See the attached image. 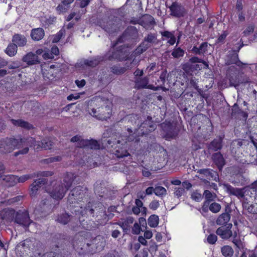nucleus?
Masks as SVG:
<instances>
[{
    "label": "nucleus",
    "instance_id": "54",
    "mask_svg": "<svg viewBox=\"0 0 257 257\" xmlns=\"http://www.w3.org/2000/svg\"><path fill=\"white\" fill-rule=\"evenodd\" d=\"M34 174L37 175L36 177H38L39 176L42 177H48L52 176L54 173L52 171H39L37 172H35Z\"/></svg>",
    "mask_w": 257,
    "mask_h": 257
},
{
    "label": "nucleus",
    "instance_id": "21",
    "mask_svg": "<svg viewBox=\"0 0 257 257\" xmlns=\"http://www.w3.org/2000/svg\"><path fill=\"white\" fill-rule=\"evenodd\" d=\"M139 25L143 26L146 29H152L156 25L154 17L149 14H144L141 20Z\"/></svg>",
    "mask_w": 257,
    "mask_h": 257
},
{
    "label": "nucleus",
    "instance_id": "41",
    "mask_svg": "<svg viewBox=\"0 0 257 257\" xmlns=\"http://www.w3.org/2000/svg\"><path fill=\"white\" fill-rule=\"evenodd\" d=\"M221 252L225 257H231L234 253L232 248L229 245H224L221 247Z\"/></svg>",
    "mask_w": 257,
    "mask_h": 257
},
{
    "label": "nucleus",
    "instance_id": "9",
    "mask_svg": "<svg viewBox=\"0 0 257 257\" xmlns=\"http://www.w3.org/2000/svg\"><path fill=\"white\" fill-rule=\"evenodd\" d=\"M242 198H243V207L250 213L254 212V204H257L255 201L256 197L254 191L252 190V186L250 189L244 192V196Z\"/></svg>",
    "mask_w": 257,
    "mask_h": 257
},
{
    "label": "nucleus",
    "instance_id": "16",
    "mask_svg": "<svg viewBox=\"0 0 257 257\" xmlns=\"http://www.w3.org/2000/svg\"><path fill=\"white\" fill-rule=\"evenodd\" d=\"M157 40V34L156 33H150L144 38V41L142 42L140 46L137 48L136 51L139 54H142L145 52L149 47V45L146 44L145 42L149 43H154Z\"/></svg>",
    "mask_w": 257,
    "mask_h": 257
},
{
    "label": "nucleus",
    "instance_id": "55",
    "mask_svg": "<svg viewBox=\"0 0 257 257\" xmlns=\"http://www.w3.org/2000/svg\"><path fill=\"white\" fill-rule=\"evenodd\" d=\"M228 33L227 31H223L222 33L219 36L217 39L216 41V43H223Z\"/></svg>",
    "mask_w": 257,
    "mask_h": 257
},
{
    "label": "nucleus",
    "instance_id": "32",
    "mask_svg": "<svg viewBox=\"0 0 257 257\" xmlns=\"http://www.w3.org/2000/svg\"><path fill=\"white\" fill-rule=\"evenodd\" d=\"M11 122L15 126H19L27 130H31L34 128L33 124L22 119H11Z\"/></svg>",
    "mask_w": 257,
    "mask_h": 257
},
{
    "label": "nucleus",
    "instance_id": "39",
    "mask_svg": "<svg viewBox=\"0 0 257 257\" xmlns=\"http://www.w3.org/2000/svg\"><path fill=\"white\" fill-rule=\"evenodd\" d=\"M18 45L13 42L10 43L7 46L5 52L10 57L14 56L17 53Z\"/></svg>",
    "mask_w": 257,
    "mask_h": 257
},
{
    "label": "nucleus",
    "instance_id": "17",
    "mask_svg": "<svg viewBox=\"0 0 257 257\" xmlns=\"http://www.w3.org/2000/svg\"><path fill=\"white\" fill-rule=\"evenodd\" d=\"M48 182V179L39 178L35 180L30 186V195L32 198L35 197L38 194V191Z\"/></svg>",
    "mask_w": 257,
    "mask_h": 257
},
{
    "label": "nucleus",
    "instance_id": "4",
    "mask_svg": "<svg viewBox=\"0 0 257 257\" xmlns=\"http://www.w3.org/2000/svg\"><path fill=\"white\" fill-rule=\"evenodd\" d=\"M129 138L125 137V139H123L119 133L116 132L108 137L106 140L107 144L113 149L114 154L117 158H122L130 156L127 151V141H130Z\"/></svg>",
    "mask_w": 257,
    "mask_h": 257
},
{
    "label": "nucleus",
    "instance_id": "38",
    "mask_svg": "<svg viewBox=\"0 0 257 257\" xmlns=\"http://www.w3.org/2000/svg\"><path fill=\"white\" fill-rule=\"evenodd\" d=\"M229 82V86L234 87L235 88L238 87L240 84L239 76L236 74H230L228 77Z\"/></svg>",
    "mask_w": 257,
    "mask_h": 257
},
{
    "label": "nucleus",
    "instance_id": "23",
    "mask_svg": "<svg viewBox=\"0 0 257 257\" xmlns=\"http://www.w3.org/2000/svg\"><path fill=\"white\" fill-rule=\"evenodd\" d=\"M100 27L109 34H113L118 31V27L112 20L100 23Z\"/></svg>",
    "mask_w": 257,
    "mask_h": 257
},
{
    "label": "nucleus",
    "instance_id": "33",
    "mask_svg": "<svg viewBox=\"0 0 257 257\" xmlns=\"http://www.w3.org/2000/svg\"><path fill=\"white\" fill-rule=\"evenodd\" d=\"M212 159L219 171H221L225 165V160L222 155L220 153H214L212 155Z\"/></svg>",
    "mask_w": 257,
    "mask_h": 257
},
{
    "label": "nucleus",
    "instance_id": "10",
    "mask_svg": "<svg viewBox=\"0 0 257 257\" xmlns=\"http://www.w3.org/2000/svg\"><path fill=\"white\" fill-rule=\"evenodd\" d=\"M37 141L36 139L32 137H23L18 139V147L20 149L22 146H27L23 149L19 150L14 154V157H18L20 155H26L29 151V147H35Z\"/></svg>",
    "mask_w": 257,
    "mask_h": 257
},
{
    "label": "nucleus",
    "instance_id": "51",
    "mask_svg": "<svg viewBox=\"0 0 257 257\" xmlns=\"http://www.w3.org/2000/svg\"><path fill=\"white\" fill-rule=\"evenodd\" d=\"M167 193L166 189L162 186H157L155 188V194L158 196L165 195Z\"/></svg>",
    "mask_w": 257,
    "mask_h": 257
},
{
    "label": "nucleus",
    "instance_id": "50",
    "mask_svg": "<svg viewBox=\"0 0 257 257\" xmlns=\"http://www.w3.org/2000/svg\"><path fill=\"white\" fill-rule=\"evenodd\" d=\"M209 210L214 213L218 212L221 209V205L216 202L210 204L209 208Z\"/></svg>",
    "mask_w": 257,
    "mask_h": 257
},
{
    "label": "nucleus",
    "instance_id": "26",
    "mask_svg": "<svg viewBox=\"0 0 257 257\" xmlns=\"http://www.w3.org/2000/svg\"><path fill=\"white\" fill-rule=\"evenodd\" d=\"M134 221V218L129 216L125 218H121L120 220L115 223V224L121 227L124 232H127Z\"/></svg>",
    "mask_w": 257,
    "mask_h": 257
},
{
    "label": "nucleus",
    "instance_id": "19",
    "mask_svg": "<svg viewBox=\"0 0 257 257\" xmlns=\"http://www.w3.org/2000/svg\"><path fill=\"white\" fill-rule=\"evenodd\" d=\"M16 213V212L14 209L4 208L0 212V216L4 221L7 223H11L15 221Z\"/></svg>",
    "mask_w": 257,
    "mask_h": 257
},
{
    "label": "nucleus",
    "instance_id": "44",
    "mask_svg": "<svg viewBox=\"0 0 257 257\" xmlns=\"http://www.w3.org/2000/svg\"><path fill=\"white\" fill-rule=\"evenodd\" d=\"M22 198V196H18L12 198H10L9 199L5 200L3 201H1L0 205H12L16 202H19L20 201L21 199Z\"/></svg>",
    "mask_w": 257,
    "mask_h": 257
},
{
    "label": "nucleus",
    "instance_id": "29",
    "mask_svg": "<svg viewBox=\"0 0 257 257\" xmlns=\"http://www.w3.org/2000/svg\"><path fill=\"white\" fill-rule=\"evenodd\" d=\"M75 0H61V4H59L56 8L59 14L66 13L70 8V5Z\"/></svg>",
    "mask_w": 257,
    "mask_h": 257
},
{
    "label": "nucleus",
    "instance_id": "30",
    "mask_svg": "<svg viewBox=\"0 0 257 257\" xmlns=\"http://www.w3.org/2000/svg\"><path fill=\"white\" fill-rule=\"evenodd\" d=\"M132 62L130 63L126 62L124 67H120L118 65H113L110 67L111 72L115 75H121L124 74L127 70L131 69Z\"/></svg>",
    "mask_w": 257,
    "mask_h": 257
},
{
    "label": "nucleus",
    "instance_id": "60",
    "mask_svg": "<svg viewBox=\"0 0 257 257\" xmlns=\"http://www.w3.org/2000/svg\"><path fill=\"white\" fill-rule=\"evenodd\" d=\"M203 195L205 197L206 201L211 202L213 200V195L210 191L208 190H205Z\"/></svg>",
    "mask_w": 257,
    "mask_h": 257
},
{
    "label": "nucleus",
    "instance_id": "22",
    "mask_svg": "<svg viewBox=\"0 0 257 257\" xmlns=\"http://www.w3.org/2000/svg\"><path fill=\"white\" fill-rule=\"evenodd\" d=\"M36 176L37 175H35L34 173L24 175L20 177L13 175H10L6 176L5 178L3 179V180H6L7 181H10L11 180H13L14 181H17L19 183H24L29 179L36 177Z\"/></svg>",
    "mask_w": 257,
    "mask_h": 257
},
{
    "label": "nucleus",
    "instance_id": "45",
    "mask_svg": "<svg viewBox=\"0 0 257 257\" xmlns=\"http://www.w3.org/2000/svg\"><path fill=\"white\" fill-rule=\"evenodd\" d=\"M56 18L54 16H50L49 18L44 17L41 20L43 26L44 27L49 26L53 24L55 22Z\"/></svg>",
    "mask_w": 257,
    "mask_h": 257
},
{
    "label": "nucleus",
    "instance_id": "56",
    "mask_svg": "<svg viewBox=\"0 0 257 257\" xmlns=\"http://www.w3.org/2000/svg\"><path fill=\"white\" fill-rule=\"evenodd\" d=\"M41 148H44L45 150H50L53 146V143L51 141L43 140L42 142Z\"/></svg>",
    "mask_w": 257,
    "mask_h": 257
},
{
    "label": "nucleus",
    "instance_id": "64",
    "mask_svg": "<svg viewBox=\"0 0 257 257\" xmlns=\"http://www.w3.org/2000/svg\"><path fill=\"white\" fill-rule=\"evenodd\" d=\"M185 190L182 187H178L175 188V190L174 192V195L178 197H181L183 193L184 192Z\"/></svg>",
    "mask_w": 257,
    "mask_h": 257
},
{
    "label": "nucleus",
    "instance_id": "49",
    "mask_svg": "<svg viewBox=\"0 0 257 257\" xmlns=\"http://www.w3.org/2000/svg\"><path fill=\"white\" fill-rule=\"evenodd\" d=\"M62 160V157L57 156L55 157H50L47 159H43L42 162L45 164H50L56 162H60Z\"/></svg>",
    "mask_w": 257,
    "mask_h": 257
},
{
    "label": "nucleus",
    "instance_id": "12",
    "mask_svg": "<svg viewBox=\"0 0 257 257\" xmlns=\"http://www.w3.org/2000/svg\"><path fill=\"white\" fill-rule=\"evenodd\" d=\"M14 222L22 226L25 230H28V228L33 222L31 220L29 213L27 210H19L16 213Z\"/></svg>",
    "mask_w": 257,
    "mask_h": 257
},
{
    "label": "nucleus",
    "instance_id": "7",
    "mask_svg": "<svg viewBox=\"0 0 257 257\" xmlns=\"http://www.w3.org/2000/svg\"><path fill=\"white\" fill-rule=\"evenodd\" d=\"M19 149L18 139L14 137H6L0 139V154H7Z\"/></svg>",
    "mask_w": 257,
    "mask_h": 257
},
{
    "label": "nucleus",
    "instance_id": "59",
    "mask_svg": "<svg viewBox=\"0 0 257 257\" xmlns=\"http://www.w3.org/2000/svg\"><path fill=\"white\" fill-rule=\"evenodd\" d=\"M159 206L160 203L159 201L153 200L151 202H150L149 207L151 209L156 210L159 208Z\"/></svg>",
    "mask_w": 257,
    "mask_h": 257
},
{
    "label": "nucleus",
    "instance_id": "8",
    "mask_svg": "<svg viewBox=\"0 0 257 257\" xmlns=\"http://www.w3.org/2000/svg\"><path fill=\"white\" fill-rule=\"evenodd\" d=\"M81 233L82 234L80 235V238H78L77 240L72 241V244L71 247L79 254H83L86 251H89L87 248L89 247L91 244V243L87 242V238H84L83 236H89L91 235V234L89 232H81Z\"/></svg>",
    "mask_w": 257,
    "mask_h": 257
},
{
    "label": "nucleus",
    "instance_id": "63",
    "mask_svg": "<svg viewBox=\"0 0 257 257\" xmlns=\"http://www.w3.org/2000/svg\"><path fill=\"white\" fill-rule=\"evenodd\" d=\"M241 111V109L239 107L237 103H235L233 105V108L232 109V115L234 114H239L240 112Z\"/></svg>",
    "mask_w": 257,
    "mask_h": 257
},
{
    "label": "nucleus",
    "instance_id": "14",
    "mask_svg": "<svg viewBox=\"0 0 257 257\" xmlns=\"http://www.w3.org/2000/svg\"><path fill=\"white\" fill-rule=\"evenodd\" d=\"M170 15L172 16L180 18L183 17L187 14V11L185 7L181 4L174 2L169 7Z\"/></svg>",
    "mask_w": 257,
    "mask_h": 257
},
{
    "label": "nucleus",
    "instance_id": "11",
    "mask_svg": "<svg viewBox=\"0 0 257 257\" xmlns=\"http://www.w3.org/2000/svg\"><path fill=\"white\" fill-rule=\"evenodd\" d=\"M160 127L164 134V137L166 140L176 138L179 133V130L177 128L176 125L171 122L166 120L160 124Z\"/></svg>",
    "mask_w": 257,
    "mask_h": 257
},
{
    "label": "nucleus",
    "instance_id": "36",
    "mask_svg": "<svg viewBox=\"0 0 257 257\" xmlns=\"http://www.w3.org/2000/svg\"><path fill=\"white\" fill-rule=\"evenodd\" d=\"M227 192L232 195L235 196L238 198H242L244 196V193L241 189L234 188L230 185H225Z\"/></svg>",
    "mask_w": 257,
    "mask_h": 257
},
{
    "label": "nucleus",
    "instance_id": "2",
    "mask_svg": "<svg viewBox=\"0 0 257 257\" xmlns=\"http://www.w3.org/2000/svg\"><path fill=\"white\" fill-rule=\"evenodd\" d=\"M77 175L74 173L66 172L64 175L63 184L62 183H54V181L51 182V185H53L52 189H48L46 191L49 193L50 196L55 200H60L65 196L66 192L72 186Z\"/></svg>",
    "mask_w": 257,
    "mask_h": 257
},
{
    "label": "nucleus",
    "instance_id": "34",
    "mask_svg": "<svg viewBox=\"0 0 257 257\" xmlns=\"http://www.w3.org/2000/svg\"><path fill=\"white\" fill-rule=\"evenodd\" d=\"M12 42L16 44L18 47H24L26 45L27 40L24 35L20 34H15L12 38Z\"/></svg>",
    "mask_w": 257,
    "mask_h": 257
},
{
    "label": "nucleus",
    "instance_id": "52",
    "mask_svg": "<svg viewBox=\"0 0 257 257\" xmlns=\"http://www.w3.org/2000/svg\"><path fill=\"white\" fill-rule=\"evenodd\" d=\"M99 63V61L96 59H92L91 60H85L84 62V64L85 65L91 67H95L97 66Z\"/></svg>",
    "mask_w": 257,
    "mask_h": 257
},
{
    "label": "nucleus",
    "instance_id": "62",
    "mask_svg": "<svg viewBox=\"0 0 257 257\" xmlns=\"http://www.w3.org/2000/svg\"><path fill=\"white\" fill-rule=\"evenodd\" d=\"M140 231L141 227L140 225L137 222L135 223L132 228L133 233L135 234H138L140 233Z\"/></svg>",
    "mask_w": 257,
    "mask_h": 257
},
{
    "label": "nucleus",
    "instance_id": "27",
    "mask_svg": "<svg viewBox=\"0 0 257 257\" xmlns=\"http://www.w3.org/2000/svg\"><path fill=\"white\" fill-rule=\"evenodd\" d=\"M138 29L135 26H129L124 31L121 36L118 38V40H120V39L122 37L128 39H134L138 36Z\"/></svg>",
    "mask_w": 257,
    "mask_h": 257
},
{
    "label": "nucleus",
    "instance_id": "20",
    "mask_svg": "<svg viewBox=\"0 0 257 257\" xmlns=\"http://www.w3.org/2000/svg\"><path fill=\"white\" fill-rule=\"evenodd\" d=\"M149 78L147 76L143 78H137L135 82V88L137 89L147 88L154 90H158L157 87H155L152 84H149Z\"/></svg>",
    "mask_w": 257,
    "mask_h": 257
},
{
    "label": "nucleus",
    "instance_id": "53",
    "mask_svg": "<svg viewBox=\"0 0 257 257\" xmlns=\"http://www.w3.org/2000/svg\"><path fill=\"white\" fill-rule=\"evenodd\" d=\"M190 61L192 63H200L203 64L206 68H208L209 67L207 62L205 61L204 60L199 58L198 57L194 56L190 59Z\"/></svg>",
    "mask_w": 257,
    "mask_h": 257
},
{
    "label": "nucleus",
    "instance_id": "1",
    "mask_svg": "<svg viewBox=\"0 0 257 257\" xmlns=\"http://www.w3.org/2000/svg\"><path fill=\"white\" fill-rule=\"evenodd\" d=\"M90 198L87 187L78 186L71 190L68 197V204L70 207H80V209L74 210L76 220L71 224V229L78 231L81 228L86 230H93L95 228L94 221L88 217L94 216V210L92 203L88 201Z\"/></svg>",
    "mask_w": 257,
    "mask_h": 257
},
{
    "label": "nucleus",
    "instance_id": "3",
    "mask_svg": "<svg viewBox=\"0 0 257 257\" xmlns=\"http://www.w3.org/2000/svg\"><path fill=\"white\" fill-rule=\"evenodd\" d=\"M91 103L95 105L90 111V114L99 120H106L112 115V104L107 99L95 98Z\"/></svg>",
    "mask_w": 257,
    "mask_h": 257
},
{
    "label": "nucleus",
    "instance_id": "46",
    "mask_svg": "<svg viewBox=\"0 0 257 257\" xmlns=\"http://www.w3.org/2000/svg\"><path fill=\"white\" fill-rule=\"evenodd\" d=\"M232 242L235 245V246L239 249H243L244 247L243 242L241 240L240 238H236L237 233L235 232L233 235Z\"/></svg>",
    "mask_w": 257,
    "mask_h": 257
},
{
    "label": "nucleus",
    "instance_id": "6",
    "mask_svg": "<svg viewBox=\"0 0 257 257\" xmlns=\"http://www.w3.org/2000/svg\"><path fill=\"white\" fill-rule=\"evenodd\" d=\"M114 45H113L111 51H109L105 54V57L106 59L109 61L116 60L120 62L131 60L124 45L119 46L116 48H114Z\"/></svg>",
    "mask_w": 257,
    "mask_h": 257
},
{
    "label": "nucleus",
    "instance_id": "37",
    "mask_svg": "<svg viewBox=\"0 0 257 257\" xmlns=\"http://www.w3.org/2000/svg\"><path fill=\"white\" fill-rule=\"evenodd\" d=\"M230 219V215L228 212L223 213L220 214L216 220L218 225H225L228 223Z\"/></svg>",
    "mask_w": 257,
    "mask_h": 257
},
{
    "label": "nucleus",
    "instance_id": "5",
    "mask_svg": "<svg viewBox=\"0 0 257 257\" xmlns=\"http://www.w3.org/2000/svg\"><path fill=\"white\" fill-rule=\"evenodd\" d=\"M52 241L54 243L56 248H61L63 251V253L61 251L60 253L54 251H49L44 253L41 257H66L68 254L65 253L64 246L66 245V243L68 242V240L66 235L63 234L57 233L52 236ZM61 250L60 249H58Z\"/></svg>",
    "mask_w": 257,
    "mask_h": 257
},
{
    "label": "nucleus",
    "instance_id": "15",
    "mask_svg": "<svg viewBox=\"0 0 257 257\" xmlns=\"http://www.w3.org/2000/svg\"><path fill=\"white\" fill-rule=\"evenodd\" d=\"M17 247H21L23 248L21 251L26 253L28 255L29 253H34L36 250V245H35V241L31 239L27 238L17 245Z\"/></svg>",
    "mask_w": 257,
    "mask_h": 257
},
{
    "label": "nucleus",
    "instance_id": "25",
    "mask_svg": "<svg viewBox=\"0 0 257 257\" xmlns=\"http://www.w3.org/2000/svg\"><path fill=\"white\" fill-rule=\"evenodd\" d=\"M76 220V215L73 216L69 215L67 213H62L58 216L57 221L62 224L66 225L68 224L69 227L71 229V224L72 222H74Z\"/></svg>",
    "mask_w": 257,
    "mask_h": 257
},
{
    "label": "nucleus",
    "instance_id": "40",
    "mask_svg": "<svg viewBox=\"0 0 257 257\" xmlns=\"http://www.w3.org/2000/svg\"><path fill=\"white\" fill-rule=\"evenodd\" d=\"M159 221V216L156 214H152L149 217L148 223L151 227L155 228L158 225Z\"/></svg>",
    "mask_w": 257,
    "mask_h": 257
},
{
    "label": "nucleus",
    "instance_id": "57",
    "mask_svg": "<svg viewBox=\"0 0 257 257\" xmlns=\"http://www.w3.org/2000/svg\"><path fill=\"white\" fill-rule=\"evenodd\" d=\"M217 240V236L216 235L213 233L210 234L207 238V242L210 244H214L215 243Z\"/></svg>",
    "mask_w": 257,
    "mask_h": 257
},
{
    "label": "nucleus",
    "instance_id": "18",
    "mask_svg": "<svg viewBox=\"0 0 257 257\" xmlns=\"http://www.w3.org/2000/svg\"><path fill=\"white\" fill-rule=\"evenodd\" d=\"M232 227V224L231 223L221 226L216 229V233L222 239L227 240L233 235L231 230Z\"/></svg>",
    "mask_w": 257,
    "mask_h": 257
},
{
    "label": "nucleus",
    "instance_id": "35",
    "mask_svg": "<svg viewBox=\"0 0 257 257\" xmlns=\"http://www.w3.org/2000/svg\"><path fill=\"white\" fill-rule=\"evenodd\" d=\"M45 35L44 30L41 28L33 29L31 30V37L32 39L36 41L42 39Z\"/></svg>",
    "mask_w": 257,
    "mask_h": 257
},
{
    "label": "nucleus",
    "instance_id": "47",
    "mask_svg": "<svg viewBox=\"0 0 257 257\" xmlns=\"http://www.w3.org/2000/svg\"><path fill=\"white\" fill-rule=\"evenodd\" d=\"M184 51L180 47L175 48L173 49L171 55L175 58H179L184 56Z\"/></svg>",
    "mask_w": 257,
    "mask_h": 257
},
{
    "label": "nucleus",
    "instance_id": "31",
    "mask_svg": "<svg viewBox=\"0 0 257 257\" xmlns=\"http://www.w3.org/2000/svg\"><path fill=\"white\" fill-rule=\"evenodd\" d=\"M22 60L29 65L37 64L40 63L38 56L31 52L25 55L23 57Z\"/></svg>",
    "mask_w": 257,
    "mask_h": 257
},
{
    "label": "nucleus",
    "instance_id": "24",
    "mask_svg": "<svg viewBox=\"0 0 257 257\" xmlns=\"http://www.w3.org/2000/svg\"><path fill=\"white\" fill-rule=\"evenodd\" d=\"M81 148H86L92 150H99L100 145L98 142L94 139H81L79 142Z\"/></svg>",
    "mask_w": 257,
    "mask_h": 257
},
{
    "label": "nucleus",
    "instance_id": "48",
    "mask_svg": "<svg viewBox=\"0 0 257 257\" xmlns=\"http://www.w3.org/2000/svg\"><path fill=\"white\" fill-rule=\"evenodd\" d=\"M211 148L215 151L220 150L222 148V143L221 141L214 140L210 144Z\"/></svg>",
    "mask_w": 257,
    "mask_h": 257
},
{
    "label": "nucleus",
    "instance_id": "58",
    "mask_svg": "<svg viewBox=\"0 0 257 257\" xmlns=\"http://www.w3.org/2000/svg\"><path fill=\"white\" fill-rule=\"evenodd\" d=\"M191 198L197 202H199L202 199L201 194L198 193L197 191L193 192L191 194Z\"/></svg>",
    "mask_w": 257,
    "mask_h": 257
},
{
    "label": "nucleus",
    "instance_id": "61",
    "mask_svg": "<svg viewBox=\"0 0 257 257\" xmlns=\"http://www.w3.org/2000/svg\"><path fill=\"white\" fill-rule=\"evenodd\" d=\"M207 47L208 43L207 42H203L200 44L198 48L201 55H203L205 53V52L207 51Z\"/></svg>",
    "mask_w": 257,
    "mask_h": 257
},
{
    "label": "nucleus",
    "instance_id": "28",
    "mask_svg": "<svg viewBox=\"0 0 257 257\" xmlns=\"http://www.w3.org/2000/svg\"><path fill=\"white\" fill-rule=\"evenodd\" d=\"M136 205L132 207V212L135 215H139L141 211L142 215H146L147 208L143 206V203L140 199L135 200Z\"/></svg>",
    "mask_w": 257,
    "mask_h": 257
},
{
    "label": "nucleus",
    "instance_id": "43",
    "mask_svg": "<svg viewBox=\"0 0 257 257\" xmlns=\"http://www.w3.org/2000/svg\"><path fill=\"white\" fill-rule=\"evenodd\" d=\"M114 216V214L110 213L107 214L105 211L102 212V219L98 218L97 222L99 224H105L109 219H111Z\"/></svg>",
    "mask_w": 257,
    "mask_h": 257
},
{
    "label": "nucleus",
    "instance_id": "42",
    "mask_svg": "<svg viewBox=\"0 0 257 257\" xmlns=\"http://www.w3.org/2000/svg\"><path fill=\"white\" fill-rule=\"evenodd\" d=\"M198 172L200 174H203L208 179L213 178V176L216 175V172L210 169H200L198 171Z\"/></svg>",
    "mask_w": 257,
    "mask_h": 257
},
{
    "label": "nucleus",
    "instance_id": "13",
    "mask_svg": "<svg viewBox=\"0 0 257 257\" xmlns=\"http://www.w3.org/2000/svg\"><path fill=\"white\" fill-rule=\"evenodd\" d=\"M156 125L154 122L151 116H148L139 127L137 132L139 136H143L148 135L155 131Z\"/></svg>",
    "mask_w": 257,
    "mask_h": 257
}]
</instances>
